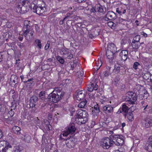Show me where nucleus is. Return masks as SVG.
Here are the masks:
<instances>
[{"label": "nucleus", "mask_w": 152, "mask_h": 152, "mask_svg": "<svg viewBox=\"0 0 152 152\" xmlns=\"http://www.w3.org/2000/svg\"><path fill=\"white\" fill-rule=\"evenodd\" d=\"M64 94L65 92L61 90V88H56L48 95V99L50 101L56 103L63 98Z\"/></svg>", "instance_id": "obj_1"}, {"label": "nucleus", "mask_w": 152, "mask_h": 152, "mask_svg": "<svg viewBox=\"0 0 152 152\" xmlns=\"http://www.w3.org/2000/svg\"><path fill=\"white\" fill-rule=\"evenodd\" d=\"M29 21H24L22 30L23 35L28 41H30L33 39V34L34 33L33 29L29 25Z\"/></svg>", "instance_id": "obj_2"}, {"label": "nucleus", "mask_w": 152, "mask_h": 152, "mask_svg": "<svg viewBox=\"0 0 152 152\" xmlns=\"http://www.w3.org/2000/svg\"><path fill=\"white\" fill-rule=\"evenodd\" d=\"M33 7V12L39 15H42L47 11L46 5L45 3L40 0L35 2Z\"/></svg>", "instance_id": "obj_3"}, {"label": "nucleus", "mask_w": 152, "mask_h": 152, "mask_svg": "<svg viewBox=\"0 0 152 152\" xmlns=\"http://www.w3.org/2000/svg\"><path fill=\"white\" fill-rule=\"evenodd\" d=\"M75 124L73 123H70L68 126L65 128V130L62 132L59 136V138L60 140L63 139V137H67L69 134H73L76 130Z\"/></svg>", "instance_id": "obj_4"}, {"label": "nucleus", "mask_w": 152, "mask_h": 152, "mask_svg": "<svg viewBox=\"0 0 152 152\" xmlns=\"http://www.w3.org/2000/svg\"><path fill=\"white\" fill-rule=\"evenodd\" d=\"M138 95V93L137 92L135 93L132 91H129L126 94V100L129 104H134L137 100V96Z\"/></svg>", "instance_id": "obj_5"}, {"label": "nucleus", "mask_w": 152, "mask_h": 152, "mask_svg": "<svg viewBox=\"0 0 152 152\" xmlns=\"http://www.w3.org/2000/svg\"><path fill=\"white\" fill-rule=\"evenodd\" d=\"M113 141V144L118 146H121L124 143V137L121 135L115 134L110 136Z\"/></svg>", "instance_id": "obj_6"}, {"label": "nucleus", "mask_w": 152, "mask_h": 152, "mask_svg": "<svg viewBox=\"0 0 152 152\" xmlns=\"http://www.w3.org/2000/svg\"><path fill=\"white\" fill-rule=\"evenodd\" d=\"M113 141L110 137H105L101 142L100 146L104 149H108L113 145Z\"/></svg>", "instance_id": "obj_7"}, {"label": "nucleus", "mask_w": 152, "mask_h": 152, "mask_svg": "<svg viewBox=\"0 0 152 152\" xmlns=\"http://www.w3.org/2000/svg\"><path fill=\"white\" fill-rule=\"evenodd\" d=\"M126 66L123 64L117 63L115 65L113 71L114 72L119 73L121 75L125 74L126 72Z\"/></svg>", "instance_id": "obj_8"}, {"label": "nucleus", "mask_w": 152, "mask_h": 152, "mask_svg": "<svg viewBox=\"0 0 152 152\" xmlns=\"http://www.w3.org/2000/svg\"><path fill=\"white\" fill-rule=\"evenodd\" d=\"M70 137H68L67 139H64L63 138L62 140H65V143L67 147L69 148H73L75 145V139L73 137H71V136Z\"/></svg>", "instance_id": "obj_9"}, {"label": "nucleus", "mask_w": 152, "mask_h": 152, "mask_svg": "<svg viewBox=\"0 0 152 152\" xmlns=\"http://www.w3.org/2000/svg\"><path fill=\"white\" fill-rule=\"evenodd\" d=\"M28 10V8L23 5L21 3H19L16 7L17 12L20 14H24L27 12Z\"/></svg>", "instance_id": "obj_10"}, {"label": "nucleus", "mask_w": 152, "mask_h": 152, "mask_svg": "<svg viewBox=\"0 0 152 152\" xmlns=\"http://www.w3.org/2000/svg\"><path fill=\"white\" fill-rule=\"evenodd\" d=\"M116 18V14L113 11H108L107 14L105 16L103 19L105 21L113 20Z\"/></svg>", "instance_id": "obj_11"}, {"label": "nucleus", "mask_w": 152, "mask_h": 152, "mask_svg": "<svg viewBox=\"0 0 152 152\" xmlns=\"http://www.w3.org/2000/svg\"><path fill=\"white\" fill-rule=\"evenodd\" d=\"M77 117H82L86 121L88 120V115L87 112L82 109L78 110L77 111Z\"/></svg>", "instance_id": "obj_12"}, {"label": "nucleus", "mask_w": 152, "mask_h": 152, "mask_svg": "<svg viewBox=\"0 0 152 152\" xmlns=\"http://www.w3.org/2000/svg\"><path fill=\"white\" fill-rule=\"evenodd\" d=\"M38 98L37 96L35 95L32 96L29 99V106L30 107H35L36 106L37 104Z\"/></svg>", "instance_id": "obj_13"}, {"label": "nucleus", "mask_w": 152, "mask_h": 152, "mask_svg": "<svg viewBox=\"0 0 152 152\" xmlns=\"http://www.w3.org/2000/svg\"><path fill=\"white\" fill-rule=\"evenodd\" d=\"M129 107L125 104H124L117 112V113L119 114L121 113H123L124 114V115L126 117V114L128 113L129 110Z\"/></svg>", "instance_id": "obj_14"}, {"label": "nucleus", "mask_w": 152, "mask_h": 152, "mask_svg": "<svg viewBox=\"0 0 152 152\" xmlns=\"http://www.w3.org/2000/svg\"><path fill=\"white\" fill-rule=\"evenodd\" d=\"M113 107L111 105H107L102 107L103 111L106 114L111 113L113 112Z\"/></svg>", "instance_id": "obj_15"}, {"label": "nucleus", "mask_w": 152, "mask_h": 152, "mask_svg": "<svg viewBox=\"0 0 152 152\" xmlns=\"http://www.w3.org/2000/svg\"><path fill=\"white\" fill-rule=\"evenodd\" d=\"M115 52L107 50L106 55L107 57L109 60L110 62H113L115 58Z\"/></svg>", "instance_id": "obj_16"}, {"label": "nucleus", "mask_w": 152, "mask_h": 152, "mask_svg": "<svg viewBox=\"0 0 152 152\" xmlns=\"http://www.w3.org/2000/svg\"><path fill=\"white\" fill-rule=\"evenodd\" d=\"M119 57L120 59L124 61H126L127 58L128 56V52L126 50H123L119 53Z\"/></svg>", "instance_id": "obj_17"}, {"label": "nucleus", "mask_w": 152, "mask_h": 152, "mask_svg": "<svg viewBox=\"0 0 152 152\" xmlns=\"http://www.w3.org/2000/svg\"><path fill=\"white\" fill-rule=\"evenodd\" d=\"M100 112V109L98 104L94 106V108L92 111V113L94 116H97L99 115Z\"/></svg>", "instance_id": "obj_18"}, {"label": "nucleus", "mask_w": 152, "mask_h": 152, "mask_svg": "<svg viewBox=\"0 0 152 152\" xmlns=\"http://www.w3.org/2000/svg\"><path fill=\"white\" fill-rule=\"evenodd\" d=\"M107 50L112 51L113 52H117V48L115 44L113 43H111L108 44L107 47Z\"/></svg>", "instance_id": "obj_19"}, {"label": "nucleus", "mask_w": 152, "mask_h": 152, "mask_svg": "<svg viewBox=\"0 0 152 152\" xmlns=\"http://www.w3.org/2000/svg\"><path fill=\"white\" fill-rule=\"evenodd\" d=\"M84 91L83 90L79 91L76 95V99L77 100L83 99L85 97Z\"/></svg>", "instance_id": "obj_20"}, {"label": "nucleus", "mask_w": 152, "mask_h": 152, "mask_svg": "<svg viewBox=\"0 0 152 152\" xmlns=\"http://www.w3.org/2000/svg\"><path fill=\"white\" fill-rule=\"evenodd\" d=\"M60 53L64 57H66V55L70 53L69 49L65 47H64L61 49Z\"/></svg>", "instance_id": "obj_21"}, {"label": "nucleus", "mask_w": 152, "mask_h": 152, "mask_svg": "<svg viewBox=\"0 0 152 152\" xmlns=\"http://www.w3.org/2000/svg\"><path fill=\"white\" fill-rule=\"evenodd\" d=\"M145 127L148 128L152 126V119L148 118H146L144 120Z\"/></svg>", "instance_id": "obj_22"}, {"label": "nucleus", "mask_w": 152, "mask_h": 152, "mask_svg": "<svg viewBox=\"0 0 152 152\" xmlns=\"http://www.w3.org/2000/svg\"><path fill=\"white\" fill-rule=\"evenodd\" d=\"M76 123L79 124H83L86 123L88 121V120L86 121L84 118L82 117H77V115L76 118Z\"/></svg>", "instance_id": "obj_23"}, {"label": "nucleus", "mask_w": 152, "mask_h": 152, "mask_svg": "<svg viewBox=\"0 0 152 152\" xmlns=\"http://www.w3.org/2000/svg\"><path fill=\"white\" fill-rule=\"evenodd\" d=\"M95 8L96 10L97 11V12L102 13L104 11V10H105L104 11H106V8L99 4L95 6Z\"/></svg>", "instance_id": "obj_24"}, {"label": "nucleus", "mask_w": 152, "mask_h": 152, "mask_svg": "<svg viewBox=\"0 0 152 152\" xmlns=\"http://www.w3.org/2000/svg\"><path fill=\"white\" fill-rule=\"evenodd\" d=\"M12 130L14 133L17 135L20 134L21 128L18 126H15L12 127Z\"/></svg>", "instance_id": "obj_25"}, {"label": "nucleus", "mask_w": 152, "mask_h": 152, "mask_svg": "<svg viewBox=\"0 0 152 152\" xmlns=\"http://www.w3.org/2000/svg\"><path fill=\"white\" fill-rule=\"evenodd\" d=\"M143 90L144 91V90L143 87L142 86H141L140 85H138L136 86V88L134 90V92L136 93V92H137V93H138V94H139L141 93V91Z\"/></svg>", "instance_id": "obj_26"}, {"label": "nucleus", "mask_w": 152, "mask_h": 152, "mask_svg": "<svg viewBox=\"0 0 152 152\" xmlns=\"http://www.w3.org/2000/svg\"><path fill=\"white\" fill-rule=\"evenodd\" d=\"M17 77L15 75H12L11 78L10 83L12 85L15 86L17 83Z\"/></svg>", "instance_id": "obj_27"}, {"label": "nucleus", "mask_w": 152, "mask_h": 152, "mask_svg": "<svg viewBox=\"0 0 152 152\" xmlns=\"http://www.w3.org/2000/svg\"><path fill=\"white\" fill-rule=\"evenodd\" d=\"M132 45L133 48L135 50L138 49L141 45L140 42H136L134 41L132 42Z\"/></svg>", "instance_id": "obj_28"}, {"label": "nucleus", "mask_w": 152, "mask_h": 152, "mask_svg": "<svg viewBox=\"0 0 152 152\" xmlns=\"http://www.w3.org/2000/svg\"><path fill=\"white\" fill-rule=\"evenodd\" d=\"M127 116L129 121H132L134 120L133 115L132 112H129L126 114V116Z\"/></svg>", "instance_id": "obj_29"}, {"label": "nucleus", "mask_w": 152, "mask_h": 152, "mask_svg": "<svg viewBox=\"0 0 152 152\" xmlns=\"http://www.w3.org/2000/svg\"><path fill=\"white\" fill-rule=\"evenodd\" d=\"M108 26L113 29H115L118 25L117 23H114L112 21H110L107 23Z\"/></svg>", "instance_id": "obj_30"}, {"label": "nucleus", "mask_w": 152, "mask_h": 152, "mask_svg": "<svg viewBox=\"0 0 152 152\" xmlns=\"http://www.w3.org/2000/svg\"><path fill=\"white\" fill-rule=\"evenodd\" d=\"M126 10L123 9L121 7H118L116 9V12L120 15L124 14L126 12Z\"/></svg>", "instance_id": "obj_31"}, {"label": "nucleus", "mask_w": 152, "mask_h": 152, "mask_svg": "<svg viewBox=\"0 0 152 152\" xmlns=\"http://www.w3.org/2000/svg\"><path fill=\"white\" fill-rule=\"evenodd\" d=\"M22 4L24 6L29 8L30 6V3L29 2V0H23L22 3Z\"/></svg>", "instance_id": "obj_32"}, {"label": "nucleus", "mask_w": 152, "mask_h": 152, "mask_svg": "<svg viewBox=\"0 0 152 152\" xmlns=\"http://www.w3.org/2000/svg\"><path fill=\"white\" fill-rule=\"evenodd\" d=\"M4 142H5V145L4 144H4V147L6 149V151L7 152L8 148H11L12 146L10 143L7 141H4Z\"/></svg>", "instance_id": "obj_33"}, {"label": "nucleus", "mask_w": 152, "mask_h": 152, "mask_svg": "<svg viewBox=\"0 0 152 152\" xmlns=\"http://www.w3.org/2000/svg\"><path fill=\"white\" fill-rule=\"evenodd\" d=\"M45 91H41L39 94V97L42 100H44L45 95H46Z\"/></svg>", "instance_id": "obj_34"}, {"label": "nucleus", "mask_w": 152, "mask_h": 152, "mask_svg": "<svg viewBox=\"0 0 152 152\" xmlns=\"http://www.w3.org/2000/svg\"><path fill=\"white\" fill-rule=\"evenodd\" d=\"M148 143L147 144L146 150L150 152H152V142L148 140Z\"/></svg>", "instance_id": "obj_35"}, {"label": "nucleus", "mask_w": 152, "mask_h": 152, "mask_svg": "<svg viewBox=\"0 0 152 152\" xmlns=\"http://www.w3.org/2000/svg\"><path fill=\"white\" fill-rule=\"evenodd\" d=\"M34 79L33 78L28 79L27 81H23L24 83H26L28 84V86H30L31 85H34L35 84V82L33 81Z\"/></svg>", "instance_id": "obj_36"}, {"label": "nucleus", "mask_w": 152, "mask_h": 152, "mask_svg": "<svg viewBox=\"0 0 152 152\" xmlns=\"http://www.w3.org/2000/svg\"><path fill=\"white\" fill-rule=\"evenodd\" d=\"M87 101L86 100L81 102L78 105V107L80 108H83L87 103Z\"/></svg>", "instance_id": "obj_37"}, {"label": "nucleus", "mask_w": 152, "mask_h": 152, "mask_svg": "<svg viewBox=\"0 0 152 152\" xmlns=\"http://www.w3.org/2000/svg\"><path fill=\"white\" fill-rule=\"evenodd\" d=\"M23 140L24 141L28 143L30 142L31 140V137L28 134H25L24 135Z\"/></svg>", "instance_id": "obj_38"}, {"label": "nucleus", "mask_w": 152, "mask_h": 152, "mask_svg": "<svg viewBox=\"0 0 152 152\" xmlns=\"http://www.w3.org/2000/svg\"><path fill=\"white\" fill-rule=\"evenodd\" d=\"M57 60L61 64L64 63L65 61L64 58L62 57L59 56H56Z\"/></svg>", "instance_id": "obj_39"}, {"label": "nucleus", "mask_w": 152, "mask_h": 152, "mask_svg": "<svg viewBox=\"0 0 152 152\" xmlns=\"http://www.w3.org/2000/svg\"><path fill=\"white\" fill-rule=\"evenodd\" d=\"M7 21V20L5 16L2 15L0 16V25H1L2 23H4L5 22V23H6Z\"/></svg>", "instance_id": "obj_40"}, {"label": "nucleus", "mask_w": 152, "mask_h": 152, "mask_svg": "<svg viewBox=\"0 0 152 152\" xmlns=\"http://www.w3.org/2000/svg\"><path fill=\"white\" fill-rule=\"evenodd\" d=\"M94 84L92 83H91L90 85H88L87 89L88 91L91 92L94 90Z\"/></svg>", "instance_id": "obj_41"}, {"label": "nucleus", "mask_w": 152, "mask_h": 152, "mask_svg": "<svg viewBox=\"0 0 152 152\" xmlns=\"http://www.w3.org/2000/svg\"><path fill=\"white\" fill-rule=\"evenodd\" d=\"M140 35H137L134 37L132 41H134L136 42H140Z\"/></svg>", "instance_id": "obj_42"}, {"label": "nucleus", "mask_w": 152, "mask_h": 152, "mask_svg": "<svg viewBox=\"0 0 152 152\" xmlns=\"http://www.w3.org/2000/svg\"><path fill=\"white\" fill-rule=\"evenodd\" d=\"M35 42L36 44L37 45V46L40 49H41L42 47V45L41 41L39 39H36L35 40Z\"/></svg>", "instance_id": "obj_43"}, {"label": "nucleus", "mask_w": 152, "mask_h": 152, "mask_svg": "<svg viewBox=\"0 0 152 152\" xmlns=\"http://www.w3.org/2000/svg\"><path fill=\"white\" fill-rule=\"evenodd\" d=\"M94 30H95L96 33H95V31H94V32L95 33H94V34L93 33H91L89 34V37L91 39H92L93 38H94L95 36L98 35L99 34L98 31H96V29Z\"/></svg>", "instance_id": "obj_44"}, {"label": "nucleus", "mask_w": 152, "mask_h": 152, "mask_svg": "<svg viewBox=\"0 0 152 152\" xmlns=\"http://www.w3.org/2000/svg\"><path fill=\"white\" fill-rule=\"evenodd\" d=\"M140 66V64L137 62H136L134 63L133 65V68L134 69H136L138 68V66Z\"/></svg>", "instance_id": "obj_45"}, {"label": "nucleus", "mask_w": 152, "mask_h": 152, "mask_svg": "<svg viewBox=\"0 0 152 152\" xmlns=\"http://www.w3.org/2000/svg\"><path fill=\"white\" fill-rule=\"evenodd\" d=\"M150 75L149 73H145L143 76V79L144 80H147L149 78Z\"/></svg>", "instance_id": "obj_46"}, {"label": "nucleus", "mask_w": 152, "mask_h": 152, "mask_svg": "<svg viewBox=\"0 0 152 152\" xmlns=\"http://www.w3.org/2000/svg\"><path fill=\"white\" fill-rule=\"evenodd\" d=\"M21 151V150L19 147L16 146L13 148L12 152H20Z\"/></svg>", "instance_id": "obj_47"}, {"label": "nucleus", "mask_w": 152, "mask_h": 152, "mask_svg": "<svg viewBox=\"0 0 152 152\" xmlns=\"http://www.w3.org/2000/svg\"><path fill=\"white\" fill-rule=\"evenodd\" d=\"M119 89L121 91H125L126 89L125 85L124 84H121L119 86Z\"/></svg>", "instance_id": "obj_48"}, {"label": "nucleus", "mask_w": 152, "mask_h": 152, "mask_svg": "<svg viewBox=\"0 0 152 152\" xmlns=\"http://www.w3.org/2000/svg\"><path fill=\"white\" fill-rule=\"evenodd\" d=\"M0 152H6V149L4 147V144H0Z\"/></svg>", "instance_id": "obj_49"}, {"label": "nucleus", "mask_w": 152, "mask_h": 152, "mask_svg": "<svg viewBox=\"0 0 152 152\" xmlns=\"http://www.w3.org/2000/svg\"><path fill=\"white\" fill-rule=\"evenodd\" d=\"M89 98L91 99H94L95 98V94L94 93H90L88 94Z\"/></svg>", "instance_id": "obj_50"}, {"label": "nucleus", "mask_w": 152, "mask_h": 152, "mask_svg": "<svg viewBox=\"0 0 152 152\" xmlns=\"http://www.w3.org/2000/svg\"><path fill=\"white\" fill-rule=\"evenodd\" d=\"M144 95L143 96V98L144 99H147L148 96V93L147 92V91L145 90H144Z\"/></svg>", "instance_id": "obj_51"}, {"label": "nucleus", "mask_w": 152, "mask_h": 152, "mask_svg": "<svg viewBox=\"0 0 152 152\" xmlns=\"http://www.w3.org/2000/svg\"><path fill=\"white\" fill-rule=\"evenodd\" d=\"M77 65L78 67H79L80 68V66H79V64H78L77 63H75L74 62L73 64L71 65V68H72V69L73 70L74 68L76 67L77 66Z\"/></svg>", "instance_id": "obj_52"}, {"label": "nucleus", "mask_w": 152, "mask_h": 152, "mask_svg": "<svg viewBox=\"0 0 152 152\" xmlns=\"http://www.w3.org/2000/svg\"><path fill=\"white\" fill-rule=\"evenodd\" d=\"M96 64H97V66H99L98 68H97V69L98 70L100 67L101 66L102 64V62L101 61V60H100L99 61H98L96 63Z\"/></svg>", "instance_id": "obj_53"}, {"label": "nucleus", "mask_w": 152, "mask_h": 152, "mask_svg": "<svg viewBox=\"0 0 152 152\" xmlns=\"http://www.w3.org/2000/svg\"><path fill=\"white\" fill-rule=\"evenodd\" d=\"M16 108V104L15 102H12V105L11 107V109L14 110Z\"/></svg>", "instance_id": "obj_54"}, {"label": "nucleus", "mask_w": 152, "mask_h": 152, "mask_svg": "<svg viewBox=\"0 0 152 152\" xmlns=\"http://www.w3.org/2000/svg\"><path fill=\"white\" fill-rule=\"evenodd\" d=\"M107 101V99L106 97H104V98H103V99H102V98L100 99V102L101 103L103 104H104V102Z\"/></svg>", "instance_id": "obj_55"}, {"label": "nucleus", "mask_w": 152, "mask_h": 152, "mask_svg": "<svg viewBox=\"0 0 152 152\" xmlns=\"http://www.w3.org/2000/svg\"><path fill=\"white\" fill-rule=\"evenodd\" d=\"M13 110H11L9 112V115H10V117H12L15 113L14 112Z\"/></svg>", "instance_id": "obj_56"}, {"label": "nucleus", "mask_w": 152, "mask_h": 152, "mask_svg": "<svg viewBox=\"0 0 152 152\" xmlns=\"http://www.w3.org/2000/svg\"><path fill=\"white\" fill-rule=\"evenodd\" d=\"M150 110V107H149L145 109H143V112L145 113H148Z\"/></svg>", "instance_id": "obj_57"}, {"label": "nucleus", "mask_w": 152, "mask_h": 152, "mask_svg": "<svg viewBox=\"0 0 152 152\" xmlns=\"http://www.w3.org/2000/svg\"><path fill=\"white\" fill-rule=\"evenodd\" d=\"M120 80V78L119 77H116L115 79V85H116L118 82Z\"/></svg>", "instance_id": "obj_58"}, {"label": "nucleus", "mask_w": 152, "mask_h": 152, "mask_svg": "<svg viewBox=\"0 0 152 152\" xmlns=\"http://www.w3.org/2000/svg\"><path fill=\"white\" fill-rule=\"evenodd\" d=\"M65 57L69 59H71L73 57V55L70 53V54L66 55V56Z\"/></svg>", "instance_id": "obj_59"}, {"label": "nucleus", "mask_w": 152, "mask_h": 152, "mask_svg": "<svg viewBox=\"0 0 152 152\" xmlns=\"http://www.w3.org/2000/svg\"><path fill=\"white\" fill-rule=\"evenodd\" d=\"M46 125H47V127L48 128V129L49 130H50V128L51 127V125L50 124L49 122L48 121H47V122H46Z\"/></svg>", "instance_id": "obj_60"}, {"label": "nucleus", "mask_w": 152, "mask_h": 152, "mask_svg": "<svg viewBox=\"0 0 152 152\" xmlns=\"http://www.w3.org/2000/svg\"><path fill=\"white\" fill-rule=\"evenodd\" d=\"M109 71H106L103 72V74L105 77H107L109 75Z\"/></svg>", "instance_id": "obj_61"}, {"label": "nucleus", "mask_w": 152, "mask_h": 152, "mask_svg": "<svg viewBox=\"0 0 152 152\" xmlns=\"http://www.w3.org/2000/svg\"><path fill=\"white\" fill-rule=\"evenodd\" d=\"M80 26L82 28H85L86 27V26L84 24V23H80Z\"/></svg>", "instance_id": "obj_62"}, {"label": "nucleus", "mask_w": 152, "mask_h": 152, "mask_svg": "<svg viewBox=\"0 0 152 152\" xmlns=\"http://www.w3.org/2000/svg\"><path fill=\"white\" fill-rule=\"evenodd\" d=\"M50 47V44L47 43L46 44L45 47V50H48Z\"/></svg>", "instance_id": "obj_63"}, {"label": "nucleus", "mask_w": 152, "mask_h": 152, "mask_svg": "<svg viewBox=\"0 0 152 152\" xmlns=\"http://www.w3.org/2000/svg\"><path fill=\"white\" fill-rule=\"evenodd\" d=\"M141 33V34L143 35L145 37H147V34L144 32L142 31Z\"/></svg>", "instance_id": "obj_64"}]
</instances>
